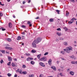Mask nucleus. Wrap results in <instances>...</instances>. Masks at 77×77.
Returning a JSON list of instances; mask_svg holds the SVG:
<instances>
[{
	"label": "nucleus",
	"mask_w": 77,
	"mask_h": 77,
	"mask_svg": "<svg viewBox=\"0 0 77 77\" xmlns=\"http://www.w3.org/2000/svg\"><path fill=\"white\" fill-rule=\"evenodd\" d=\"M63 51H66L67 53H69L70 51H72V48L71 46L67 47L65 49H64Z\"/></svg>",
	"instance_id": "obj_1"
},
{
	"label": "nucleus",
	"mask_w": 77,
	"mask_h": 77,
	"mask_svg": "<svg viewBox=\"0 0 77 77\" xmlns=\"http://www.w3.org/2000/svg\"><path fill=\"white\" fill-rule=\"evenodd\" d=\"M35 42V43L36 44H38L39 42H40L41 41V39L40 38H37L36 40H34Z\"/></svg>",
	"instance_id": "obj_2"
},
{
	"label": "nucleus",
	"mask_w": 77,
	"mask_h": 77,
	"mask_svg": "<svg viewBox=\"0 0 77 77\" xmlns=\"http://www.w3.org/2000/svg\"><path fill=\"white\" fill-rule=\"evenodd\" d=\"M40 60L41 61H46L47 60V57H43L40 59Z\"/></svg>",
	"instance_id": "obj_3"
},
{
	"label": "nucleus",
	"mask_w": 77,
	"mask_h": 77,
	"mask_svg": "<svg viewBox=\"0 0 77 77\" xmlns=\"http://www.w3.org/2000/svg\"><path fill=\"white\" fill-rule=\"evenodd\" d=\"M36 42L34 41L32 43V45L33 46V47L35 48L36 47Z\"/></svg>",
	"instance_id": "obj_4"
},
{
	"label": "nucleus",
	"mask_w": 77,
	"mask_h": 77,
	"mask_svg": "<svg viewBox=\"0 0 77 77\" xmlns=\"http://www.w3.org/2000/svg\"><path fill=\"white\" fill-rule=\"evenodd\" d=\"M16 72H20V74H21L22 73V70L21 69H18L16 71Z\"/></svg>",
	"instance_id": "obj_5"
},
{
	"label": "nucleus",
	"mask_w": 77,
	"mask_h": 77,
	"mask_svg": "<svg viewBox=\"0 0 77 77\" xmlns=\"http://www.w3.org/2000/svg\"><path fill=\"white\" fill-rule=\"evenodd\" d=\"M39 64L41 65V66H43V67H45V64H44V63L41 62L39 63Z\"/></svg>",
	"instance_id": "obj_6"
},
{
	"label": "nucleus",
	"mask_w": 77,
	"mask_h": 77,
	"mask_svg": "<svg viewBox=\"0 0 77 77\" xmlns=\"http://www.w3.org/2000/svg\"><path fill=\"white\" fill-rule=\"evenodd\" d=\"M51 68L53 69V70H54V71H56V68L55 66H53L51 67Z\"/></svg>",
	"instance_id": "obj_7"
},
{
	"label": "nucleus",
	"mask_w": 77,
	"mask_h": 77,
	"mask_svg": "<svg viewBox=\"0 0 77 77\" xmlns=\"http://www.w3.org/2000/svg\"><path fill=\"white\" fill-rule=\"evenodd\" d=\"M6 40L8 41L9 42H11L12 41V39L9 38H7L6 39Z\"/></svg>",
	"instance_id": "obj_8"
},
{
	"label": "nucleus",
	"mask_w": 77,
	"mask_h": 77,
	"mask_svg": "<svg viewBox=\"0 0 77 77\" xmlns=\"http://www.w3.org/2000/svg\"><path fill=\"white\" fill-rule=\"evenodd\" d=\"M5 48L7 49H8L9 50H12V48L7 47H5Z\"/></svg>",
	"instance_id": "obj_9"
},
{
	"label": "nucleus",
	"mask_w": 77,
	"mask_h": 77,
	"mask_svg": "<svg viewBox=\"0 0 77 77\" xmlns=\"http://www.w3.org/2000/svg\"><path fill=\"white\" fill-rule=\"evenodd\" d=\"M23 74L25 75V74H27V72L26 71H23V72H22V73H21V74Z\"/></svg>",
	"instance_id": "obj_10"
},
{
	"label": "nucleus",
	"mask_w": 77,
	"mask_h": 77,
	"mask_svg": "<svg viewBox=\"0 0 77 77\" xmlns=\"http://www.w3.org/2000/svg\"><path fill=\"white\" fill-rule=\"evenodd\" d=\"M8 26H9V27L10 28H11V27L12 26V23H9Z\"/></svg>",
	"instance_id": "obj_11"
},
{
	"label": "nucleus",
	"mask_w": 77,
	"mask_h": 77,
	"mask_svg": "<svg viewBox=\"0 0 77 77\" xmlns=\"http://www.w3.org/2000/svg\"><path fill=\"white\" fill-rule=\"evenodd\" d=\"M8 60L9 61H12V58L10 57H8Z\"/></svg>",
	"instance_id": "obj_12"
},
{
	"label": "nucleus",
	"mask_w": 77,
	"mask_h": 77,
	"mask_svg": "<svg viewBox=\"0 0 77 77\" xmlns=\"http://www.w3.org/2000/svg\"><path fill=\"white\" fill-rule=\"evenodd\" d=\"M63 44L64 45H65V46H67V45H68V43L66 42H63Z\"/></svg>",
	"instance_id": "obj_13"
},
{
	"label": "nucleus",
	"mask_w": 77,
	"mask_h": 77,
	"mask_svg": "<svg viewBox=\"0 0 77 77\" xmlns=\"http://www.w3.org/2000/svg\"><path fill=\"white\" fill-rule=\"evenodd\" d=\"M70 74L72 75H74V72H73L72 71H71L70 72Z\"/></svg>",
	"instance_id": "obj_14"
},
{
	"label": "nucleus",
	"mask_w": 77,
	"mask_h": 77,
	"mask_svg": "<svg viewBox=\"0 0 77 77\" xmlns=\"http://www.w3.org/2000/svg\"><path fill=\"white\" fill-rule=\"evenodd\" d=\"M63 29H64V30H65V31H66V32L67 31H68V28H67L66 27H65Z\"/></svg>",
	"instance_id": "obj_15"
},
{
	"label": "nucleus",
	"mask_w": 77,
	"mask_h": 77,
	"mask_svg": "<svg viewBox=\"0 0 77 77\" xmlns=\"http://www.w3.org/2000/svg\"><path fill=\"white\" fill-rule=\"evenodd\" d=\"M21 38L20 36H18L17 38V40H20L21 39Z\"/></svg>",
	"instance_id": "obj_16"
},
{
	"label": "nucleus",
	"mask_w": 77,
	"mask_h": 77,
	"mask_svg": "<svg viewBox=\"0 0 77 77\" xmlns=\"http://www.w3.org/2000/svg\"><path fill=\"white\" fill-rule=\"evenodd\" d=\"M31 52H32V53H36V50H32Z\"/></svg>",
	"instance_id": "obj_17"
},
{
	"label": "nucleus",
	"mask_w": 77,
	"mask_h": 77,
	"mask_svg": "<svg viewBox=\"0 0 77 77\" xmlns=\"http://www.w3.org/2000/svg\"><path fill=\"white\" fill-rule=\"evenodd\" d=\"M0 30H2V31H5V30L6 29H3V28H0Z\"/></svg>",
	"instance_id": "obj_18"
},
{
	"label": "nucleus",
	"mask_w": 77,
	"mask_h": 77,
	"mask_svg": "<svg viewBox=\"0 0 77 77\" xmlns=\"http://www.w3.org/2000/svg\"><path fill=\"white\" fill-rule=\"evenodd\" d=\"M55 11H56V12H57V14H60L59 12H60V11L58 10H55Z\"/></svg>",
	"instance_id": "obj_19"
},
{
	"label": "nucleus",
	"mask_w": 77,
	"mask_h": 77,
	"mask_svg": "<svg viewBox=\"0 0 77 77\" xmlns=\"http://www.w3.org/2000/svg\"><path fill=\"white\" fill-rule=\"evenodd\" d=\"M49 21L50 22H53L54 21L53 19H52V18L50 19L49 20Z\"/></svg>",
	"instance_id": "obj_20"
},
{
	"label": "nucleus",
	"mask_w": 77,
	"mask_h": 77,
	"mask_svg": "<svg viewBox=\"0 0 77 77\" xmlns=\"http://www.w3.org/2000/svg\"><path fill=\"white\" fill-rule=\"evenodd\" d=\"M57 34L58 35V36H60L61 35V34L59 32H57Z\"/></svg>",
	"instance_id": "obj_21"
},
{
	"label": "nucleus",
	"mask_w": 77,
	"mask_h": 77,
	"mask_svg": "<svg viewBox=\"0 0 77 77\" xmlns=\"http://www.w3.org/2000/svg\"><path fill=\"white\" fill-rule=\"evenodd\" d=\"M34 76V75L33 74H32V75H29V77H33Z\"/></svg>",
	"instance_id": "obj_22"
},
{
	"label": "nucleus",
	"mask_w": 77,
	"mask_h": 77,
	"mask_svg": "<svg viewBox=\"0 0 77 77\" xmlns=\"http://www.w3.org/2000/svg\"><path fill=\"white\" fill-rule=\"evenodd\" d=\"M7 75H8V77H11L12 75L10 73H8L7 74Z\"/></svg>",
	"instance_id": "obj_23"
},
{
	"label": "nucleus",
	"mask_w": 77,
	"mask_h": 77,
	"mask_svg": "<svg viewBox=\"0 0 77 77\" xmlns=\"http://www.w3.org/2000/svg\"><path fill=\"white\" fill-rule=\"evenodd\" d=\"M41 54L38 55H37V57L38 59H39V58H40V57H41Z\"/></svg>",
	"instance_id": "obj_24"
},
{
	"label": "nucleus",
	"mask_w": 77,
	"mask_h": 77,
	"mask_svg": "<svg viewBox=\"0 0 77 77\" xmlns=\"http://www.w3.org/2000/svg\"><path fill=\"white\" fill-rule=\"evenodd\" d=\"M31 63L32 65H34V64H35V62L33 61H31Z\"/></svg>",
	"instance_id": "obj_25"
},
{
	"label": "nucleus",
	"mask_w": 77,
	"mask_h": 77,
	"mask_svg": "<svg viewBox=\"0 0 77 77\" xmlns=\"http://www.w3.org/2000/svg\"><path fill=\"white\" fill-rule=\"evenodd\" d=\"M48 54V52H46L44 54V56H46V55H47Z\"/></svg>",
	"instance_id": "obj_26"
},
{
	"label": "nucleus",
	"mask_w": 77,
	"mask_h": 77,
	"mask_svg": "<svg viewBox=\"0 0 77 77\" xmlns=\"http://www.w3.org/2000/svg\"><path fill=\"white\" fill-rule=\"evenodd\" d=\"M26 55V56H30V54H29L28 53H26L25 54Z\"/></svg>",
	"instance_id": "obj_27"
},
{
	"label": "nucleus",
	"mask_w": 77,
	"mask_h": 77,
	"mask_svg": "<svg viewBox=\"0 0 77 77\" xmlns=\"http://www.w3.org/2000/svg\"><path fill=\"white\" fill-rule=\"evenodd\" d=\"M0 51L2 52V53H5V50H1Z\"/></svg>",
	"instance_id": "obj_28"
},
{
	"label": "nucleus",
	"mask_w": 77,
	"mask_h": 77,
	"mask_svg": "<svg viewBox=\"0 0 77 77\" xmlns=\"http://www.w3.org/2000/svg\"><path fill=\"white\" fill-rule=\"evenodd\" d=\"M70 2H72V3H74L75 2V1L74 0H70Z\"/></svg>",
	"instance_id": "obj_29"
},
{
	"label": "nucleus",
	"mask_w": 77,
	"mask_h": 77,
	"mask_svg": "<svg viewBox=\"0 0 77 77\" xmlns=\"http://www.w3.org/2000/svg\"><path fill=\"white\" fill-rule=\"evenodd\" d=\"M12 66L13 67L15 66V65L14 63H12Z\"/></svg>",
	"instance_id": "obj_30"
},
{
	"label": "nucleus",
	"mask_w": 77,
	"mask_h": 77,
	"mask_svg": "<svg viewBox=\"0 0 77 77\" xmlns=\"http://www.w3.org/2000/svg\"><path fill=\"white\" fill-rule=\"evenodd\" d=\"M26 67V65H23L22 66V68H25Z\"/></svg>",
	"instance_id": "obj_31"
},
{
	"label": "nucleus",
	"mask_w": 77,
	"mask_h": 77,
	"mask_svg": "<svg viewBox=\"0 0 77 77\" xmlns=\"http://www.w3.org/2000/svg\"><path fill=\"white\" fill-rule=\"evenodd\" d=\"M21 27H22V28H23L24 29L26 28V26L24 25H22L21 26Z\"/></svg>",
	"instance_id": "obj_32"
},
{
	"label": "nucleus",
	"mask_w": 77,
	"mask_h": 77,
	"mask_svg": "<svg viewBox=\"0 0 77 77\" xmlns=\"http://www.w3.org/2000/svg\"><path fill=\"white\" fill-rule=\"evenodd\" d=\"M27 61H29L30 60V57H29L27 58L26 59Z\"/></svg>",
	"instance_id": "obj_33"
},
{
	"label": "nucleus",
	"mask_w": 77,
	"mask_h": 77,
	"mask_svg": "<svg viewBox=\"0 0 77 77\" xmlns=\"http://www.w3.org/2000/svg\"><path fill=\"white\" fill-rule=\"evenodd\" d=\"M69 12H67L66 13V16H68V15H69Z\"/></svg>",
	"instance_id": "obj_34"
},
{
	"label": "nucleus",
	"mask_w": 77,
	"mask_h": 77,
	"mask_svg": "<svg viewBox=\"0 0 77 77\" xmlns=\"http://www.w3.org/2000/svg\"><path fill=\"white\" fill-rule=\"evenodd\" d=\"M71 63L72 64H75V61H72Z\"/></svg>",
	"instance_id": "obj_35"
},
{
	"label": "nucleus",
	"mask_w": 77,
	"mask_h": 77,
	"mask_svg": "<svg viewBox=\"0 0 77 77\" xmlns=\"http://www.w3.org/2000/svg\"><path fill=\"white\" fill-rule=\"evenodd\" d=\"M60 53H62L63 54H64V53H65V52L63 51H61L60 52Z\"/></svg>",
	"instance_id": "obj_36"
},
{
	"label": "nucleus",
	"mask_w": 77,
	"mask_h": 77,
	"mask_svg": "<svg viewBox=\"0 0 77 77\" xmlns=\"http://www.w3.org/2000/svg\"><path fill=\"white\" fill-rule=\"evenodd\" d=\"M72 23H73V22H72L71 21L69 22V24H72Z\"/></svg>",
	"instance_id": "obj_37"
},
{
	"label": "nucleus",
	"mask_w": 77,
	"mask_h": 77,
	"mask_svg": "<svg viewBox=\"0 0 77 77\" xmlns=\"http://www.w3.org/2000/svg\"><path fill=\"white\" fill-rule=\"evenodd\" d=\"M43 75L42 74H41L39 75V77H43Z\"/></svg>",
	"instance_id": "obj_38"
},
{
	"label": "nucleus",
	"mask_w": 77,
	"mask_h": 77,
	"mask_svg": "<svg viewBox=\"0 0 77 77\" xmlns=\"http://www.w3.org/2000/svg\"><path fill=\"white\" fill-rule=\"evenodd\" d=\"M1 63H3V60H1L0 61Z\"/></svg>",
	"instance_id": "obj_39"
},
{
	"label": "nucleus",
	"mask_w": 77,
	"mask_h": 77,
	"mask_svg": "<svg viewBox=\"0 0 77 77\" xmlns=\"http://www.w3.org/2000/svg\"><path fill=\"white\" fill-rule=\"evenodd\" d=\"M57 30L60 31V30H61V29H60V28H59L57 29Z\"/></svg>",
	"instance_id": "obj_40"
},
{
	"label": "nucleus",
	"mask_w": 77,
	"mask_h": 77,
	"mask_svg": "<svg viewBox=\"0 0 77 77\" xmlns=\"http://www.w3.org/2000/svg\"><path fill=\"white\" fill-rule=\"evenodd\" d=\"M30 23H31V22H30V21H28L27 22V24H30Z\"/></svg>",
	"instance_id": "obj_41"
},
{
	"label": "nucleus",
	"mask_w": 77,
	"mask_h": 77,
	"mask_svg": "<svg viewBox=\"0 0 77 77\" xmlns=\"http://www.w3.org/2000/svg\"><path fill=\"white\" fill-rule=\"evenodd\" d=\"M0 16L1 17H2V16H3V14H2V13H0Z\"/></svg>",
	"instance_id": "obj_42"
},
{
	"label": "nucleus",
	"mask_w": 77,
	"mask_h": 77,
	"mask_svg": "<svg viewBox=\"0 0 77 77\" xmlns=\"http://www.w3.org/2000/svg\"><path fill=\"white\" fill-rule=\"evenodd\" d=\"M48 64L50 65L51 64V62H48Z\"/></svg>",
	"instance_id": "obj_43"
},
{
	"label": "nucleus",
	"mask_w": 77,
	"mask_h": 77,
	"mask_svg": "<svg viewBox=\"0 0 77 77\" xmlns=\"http://www.w3.org/2000/svg\"><path fill=\"white\" fill-rule=\"evenodd\" d=\"M22 34H23V35H25V32H22Z\"/></svg>",
	"instance_id": "obj_44"
},
{
	"label": "nucleus",
	"mask_w": 77,
	"mask_h": 77,
	"mask_svg": "<svg viewBox=\"0 0 77 77\" xmlns=\"http://www.w3.org/2000/svg\"><path fill=\"white\" fill-rule=\"evenodd\" d=\"M48 62H51V59H50L49 60Z\"/></svg>",
	"instance_id": "obj_45"
},
{
	"label": "nucleus",
	"mask_w": 77,
	"mask_h": 77,
	"mask_svg": "<svg viewBox=\"0 0 77 77\" xmlns=\"http://www.w3.org/2000/svg\"><path fill=\"white\" fill-rule=\"evenodd\" d=\"M61 59L62 60H65V59H64L63 58L61 57Z\"/></svg>",
	"instance_id": "obj_46"
},
{
	"label": "nucleus",
	"mask_w": 77,
	"mask_h": 77,
	"mask_svg": "<svg viewBox=\"0 0 77 77\" xmlns=\"http://www.w3.org/2000/svg\"><path fill=\"white\" fill-rule=\"evenodd\" d=\"M17 74H15L14 75V77H17Z\"/></svg>",
	"instance_id": "obj_47"
},
{
	"label": "nucleus",
	"mask_w": 77,
	"mask_h": 77,
	"mask_svg": "<svg viewBox=\"0 0 77 77\" xmlns=\"http://www.w3.org/2000/svg\"><path fill=\"white\" fill-rule=\"evenodd\" d=\"M32 25L31 24H29V27H32Z\"/></svg>",
	"instance_id": "obj_48"
},
{
	"label": "nucleus",
	"mask_w": 77,
	"mask_h": 77,
	"mask_svg": "<svg viewBox=\"0 0 77 77\" xmlns=\"http://www.w3.org/2000/svg\"><path fill=\"white\" fill-rule=\"evenodd\" d=\"M71 21L73 22V21H74V19H72Z\"/></svg>",
	"instance_id": "obj_49"
},
{
	"label": "nucleus",
	"mask_w": 77,
	"mask_h": 77,
	"mask_svg": "<svg viewBox=\"0 0 77 77\" xmlns=\"http://www.w3.org/2000/svg\"><path fill=\"white\" fill-rule=\"evenodd\" d=\"M6 53H7V54H9V52L8 51H6Z\"/></svg>",
	"instance_id": "obj_50"
},
{
	"label": "nucleus",
	"mask_w": 77,
	"mask_h": 77,
	"mask_svg": "<svg viewBox=\"0 0 77 77\" xmlns=\"http://www.w3.org/2000/svg\"><path fill=\"white\" fill-rule=\"evenodd\" d=\"M39 17H37L36 18H35V19H36V20L38 19H39Z\"/></svg>",
	"instance_id": "obj_51"
},
{
	"label": "nucleus",
	"mask_w": 77,
	"mask_h": 77,
	"mask_svg": "<svg viewBox=\"0 0 77 77\" xmlns=\"http://www.w3.org/2000/svg\"><path fill=\"white\" fill-rule=\"evenodd\" d=\"M14 60L15 61H17V60L16 58H14Z\"/></svg>",
	"instance_id": "obj_52"
},
{
	"label": "nucleus",
	"mask_w": 77,
	"mask_h": 77,
	"mask_svg": "<svg viewBox=\"0 0 77 77\" xmlns=\"http://www.w3.org/2000/svg\"><path fill=\"white\" fill-rule=\"evenodd\" d=\"M33 59L32 58L29 57V60H33Z\"/></svg>",
	"instance_id": "obj_53"
},
{
	"label": "nucleus",
	"mask_w": 77,
	"mask_h": 77,
	"mask_svg": "<svg viewBox=\"0 0 77 77\" xmlns=\"http://www.w3.org/2000/svg\"><path fill=\"white\" fill-rule=\"evenodd\" d=\"M60 75L61 76H63V75L62 74V73H60Z\"/></svg>",
	"instance_id": "obj_54"
},
{
	"label": "nucleus",
	"mask_w": 77,
	"mask_h": 77,
	"mask_svg": "<svg viewBox=\"0 0 77 77\" xmlns=\"http://www.w3.org/2000/svg\"><path fill=\"white\" fill-rule=\"evenodd\" d=\"M69 70H70V69H67V71H68V72H69Z\"/></svg>",
	"instance_id": "obj_55"
},
{
	"label": "nucleus",
	"mask_w": 77,
	"mask_h": 77,
	"mask_svg": "<svg viewBox=\"0 0 77 77\" xmlns=\"http://www.w3.org/2000/svg\"><path fill=\"white\" fill-rule=\"evenodd\" d=\"M25 3H26V2L23 1V4H25Z\"/></svg>",
	"instance_id": "obj_56"
},
{
	"label": "nucleus",
	"mask_w": 77,
	"mask_h": 77,
	"mask_svg": "<svg viewBox=\"0 0 77 77\" xmlns=\"http://www.w3.org/2000/svg\"><path fill=\"white\" fill-rule=\"evenodd\" d=\"M21 58H22V59H24V57H23V56H22L21 57Z\"/></svg>",
	"instance_id": "obj_57"
},
{
	"label": "nucleus",
	"mask_w": 77,
	"mask_h": 77,
	"mask_svg": "<svg viewBox=\"0 0 77 77\" xmlns=\"http://www.w3.org/2000/svg\"><path fill=\"white\" fill-rule=\"evenodd\" d=\"M71 58H72V59H73V58H74V57H73V56H71Z\"/></svg>",
	"instance_id": "obj_58"
},
{
	"label": "nucleus",
	"mask_w": 77,
	"mask_h": 77,
	"mask_svg": "<svg viewBox=\"0 0 77 77\" xmlns=\"http://www.w3.org/2000/svg\"><path fill=\"white\" fill-rule=\"evenodd\" d=\"M57 64H58L59 63V61H57Z\"/></svg>",
	"instance_id": "obj_59"
},
{
	"label": "nucleus",
	"mask_w": 77,
	"mask_h": 77,
	"mask_svg": "<svg viewBox=\"0 0 77 77\" xmlns=\"http://www.w3.org/2000/svg\"><path fill=\"white\" fill-rule=\"evenodd\" d=\"M7 1L8 2H9L11 1V0H7Z\"/></svg>",
	"instance_id": "obj_60"
},
{
	"label": "nucleus",
	"mask_w": 77,
	"mask_h": 77,
	"mask_svg": "<svg viewBox=\"0 0 77 77\" xmlns=\"http://www.w3.org/2000/svg\"><path fill=\"white\" fill-rule=\"evenodd\" d=\"M23 37H24V36H22V39H24V38H23Z\"/></svg>",
	"instance_id": "obj_61"
},
{
	"label": "nucleus",
	"mask_w": 77,
	"mask_h": 77,
	"mask_svg": "<svg viewBox=\"0 0 77 77\" xmlns=\"http://www.w3.org/2000/svg\"><path fill=\"white\" fill-rule=\"evenodd\" d=\"M13 18H15V16H13Z\"/></svg>",
	"instance_id": "obj_62"
},
{
	"label": "nucleus",
	"mask_w": 77,
	"mask_h": 77,
	"mask_svg": "<svg viewBox=\"0 0 77 77\" xmlns=\"http://www.w3.org/2000/svg\"><path fill=\"white\" fill-rule=\"evenodd\" d=\"M75 64H77V61H76L75 62Z\"/></svg>",
	"instance_id": "obj_63"
},
{
	"label": "nucleus",
	"mask_w": 77,
	"mask_h": 77,
	"mask_svg": "<svg viewBox=\"0 0 77 77\" xmlns=\"http://www.w3.org/2000/svg\"><path fill=\"white\" fill-rule=\"evenodd\" d=\"M30 0H29V1H28V3H30Z\"/></svg>",
	"instance_id": "obj_64"
}]
</instances>
